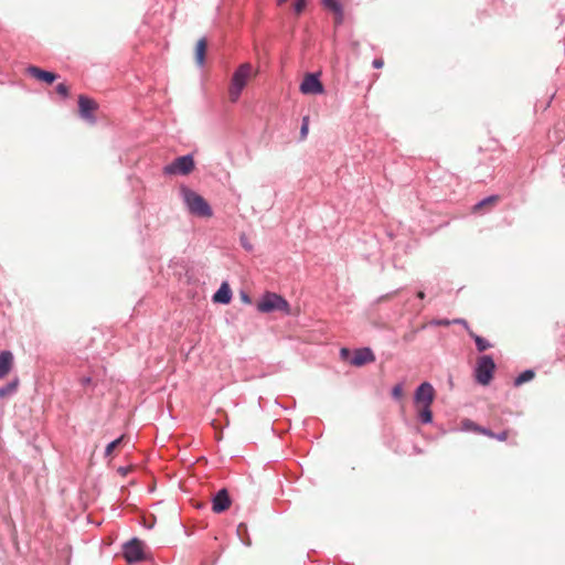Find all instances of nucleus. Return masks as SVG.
Segmentation results:
<instances>
[{
	"instance_id": "33",
	"label": "nucleus",
	"mask_w": 565,
	"mask_h": 565,
	"mask_svg": "<svg viewBox=\"0 0 565 565\" xmlns=\"http://www.w3.org/2000/svg\"><path fill=\"white\" fill-rule=\"evenodd\" d=\"M383 65H384V61H383L382 58H375V60L373 61V66H374L375 68H382V67H383Z\"/></svg>"
},
{
	"instance_id": "6",
	"label": "nucleus",
	"mask_w": 565,
	"mask_h": 565,
	"mask_svg": "<svg viewBox=\"0 0 565 565\" xmlns=\"http://www.w3.org/2000/svg\"><path fill=\"white\" fill-rule=\"evenodd\" d=\"M194 170V160L192 156H182L177 158L171 164L166 166L163 172L166 174H183L186 175Z\"/></svg>"
},
{
	"instance_id": "14",
	"label": "nucleus",
	"mask_w": 565,
	"mask_h": 565,
	"mask_svg": "<svg viewBox=\"0 0 565 565\" xmlns=\"http://www.w3.org/2000/svg\"><path fill=\"white\" fill-rule=\"evenodd\" d=\"M232 299V290L227 282H223L213 296V301L217 303H228Z\"/></svg>"
},
{
	"instance_id": "7",
	"label": "nucleus",
	"mask_w": 565,
	"mask_h": 565,
	"mask_svg": "<svg viewBox=\"0 0 565 565\" xmlns=\"http://www.w3.org/2000/svg\"><path fill=\"white\" fill-rule=\"evenodd\" d=\"M124 556L128 563L140 562L143 559V544L138 539H132L124 546Z\"/></svg>"
},
{
	"instance_id": "32",
	"label": "nucleus",
	"mask_w": 565,
	"mask_h": 565,
	"mask_svg": "<svg viewBox=\"0 0 565 565\" xmlns=\"http://www.w3.org/2000/svg\"><path fill=\"white\" fill-rule=\"evenodd\" d=\"M433 323L436 324V326L448 327L450 324V321L446 320V319H441V320H435V321H433Z\"/></svg>"
},
{
	"instance_id": "4",
	"label": "nucleus",
	"mask_w": 565,
	"mask_h": 565,
	"mask_svg": "<svg viewBox=\"0 0 565 565\" xmlns=\"http://www.w3.org/2000/svg\"><path fill=\"white\" fill-rule=\"evenodd\" d=\"M257 309L264 313L275 310L282 311L285 313L290 312V306L287 300L275 292H266L257 302Z\"/></svg>"
},
{
	"instance_id": "16",
	"label": "nucleus",
	"mask_w": 565,
	"mask_h": 565,
	"mask_svg": "<svg viewBox=\"0 0 565 565\" xmlns=\"http://www.w3.org/2000/svg\"><path fill=\"white\" fill-rule=\"evenodd\" d=\"M207 49V42L205 39H200L195 45V62L198 65L202 66L205 61V54Z\"/></svg>"
},
{
	"instance_id": "38",
	"label": "nucleus",
	"mask_w": 565,
	"mask_h": 565,
	"mask_svg": "<svg viewBox=\"0 0 565 565\" xmlns=\"http://www.w3.org/2000/svg\"><path fill=\"white\" fill-rule=\"evenodd\" d=\"M454 323H466V321L461 320V319H456V320H454Z\"/></svg>"
},
{
	"instance_id": "37",
	"label": "nucleus",
	"mask_w": 565,
	"mask_h": 565,
	"mask_svg": "<svg viewBox=\"0 0 565 565\" xmlns=\"http://www.w3.org/2000/svg\"><path fill=\"white\" fill-rule=\"evenodd\" d=\"M417 297H418L419 299H424V298H425V292H424V291H422V290H420V291H418V292H417Z\"/></svg>"
},
{
	"instance_id": "13",
	"label": "nucleus",
	"mask_w": 565,
	"mask_h": 565,
	"mask_svg": "<svg viewBox=\"0 0 565 565\" xmlns=\"http://www.w3.org/2000/svg\"><path fill=\"white\" fill-rule=\"evenodd\" d=\"M26 72L30 76L46 84H52L57 78V75L55 73L44 71L38 66H30L28 67Z\"/></svg>"
},
{
	"instance_id": "30",
	"label": "nucleus",
	"mask_w": 565,
	"mask_h": 565,
	"mask_svg": "<svg viewBox=\"0 0 565 565\" xmlns=\"http://www.w3.org/2000/svg\"><path fill=\"white\" fill-rule=\"evenodd\" d=\"M479 434L488 436L490 438H494V436H495V434L493 431H491L490 429L483 428V427L480 428Z\"/></svg>"
},
{
	"instance_id": "9",
	"label": "nucleus",
	"mask_w": 565,
	"mask_h": 565,
	"mask_svg": "<svg viewBox=\"0 0 565 565\" xmlns=\"http://www.w3.org/2000/svg\"><path fill=\"white\" fill-rule=\"evenodd\" d=\"M97 107H98V105L94 99H92L85 95L78 96V108H79V115L82 118H84L90 122H94L95 121L94 113L97 109Z\"/></svg>"
},
{
	"instance_id": "12",
	"label": "nucleus",
	"mask_w": 565,
	"mask_h": 565,
	"mask_svg": "<svg viewBox=\"0 0 565 565\" xmlns=\"http://www.w3.org/2000/svg\"><path fill=\"white\" fill-rule=\"evenodd\" d=\"M231 498L226 489H221L212 500V510L215 513H222L230 509Z\"/></svg>"
},
{
	"instance_id": "11",
	"label": "nucleus",
	"mask_w": 565,
	"mask_h": 565,
	"mask_svg": "<svg viewBox=\"0 0 565 565\" xmlns=\"http://www.w3.org/2000/svg\"><path fill=\"white\" fill-rule=\"evenodd\" d=\"M375 361V355L370 348L358 349L353 352L350 363L354 366H363Z\"/></svg>"
},
{
	"instance_id": "19",
	"label": "nucleus",
	"mask_w": 565,
	"mask_h": 565,
	"mask_svg": "<svg viewBox=\"0 0 565 565\" xmlns=\"http://www.w3.org/2000/svg\"><path fill=\"white\" fill-rule=\"evenodd\" d=\"M126 439V436L125 435H121L119 438L115 439L114 441H111L110 444H108V446L106 447V456H111L113 452L122 445V443L125 441Z\"/></svg>"
},
{
	"instance_id": "3",
	"label": "nucleus",
	"mask_w": 565,
	"mask_h": 565,
	"mask_svg": "<svg viewBox=\"0 0 565 565\" xmlns=\"http://www.w3.org/2000/svg\"><path fill=\"white\" fill-rule=\"evenodd\" d=\"M181 193L191 214L200 217H211L213 215L210 204L202 195L188 188H182Z\"/></svg>"
},
{
	"instance_id": "5",
	"label": "nucleus",
	"mask_w": 565,
	"mask_h": 565,
	"mask_svg": "<svg viewBox=\"0 0 565 565\" xmlns=\"http://www.w3.org/2000/svg\"><path fill=\"white\" fill-rule=\"evenodd\" d=\"M495 370V364L490 355H482L477 360V366L475 370L476 380L481 385H488Z\"/></svg>"
},
{
	"instance_id": "28",
	"label": "nucleus",
	"mask_w": 565,
	"mask_h": 565,
	"mask_svg": "<svg viewBox=\"0 0 565 565\" xmlns=\"http://www.w3.org/2000/svg\"><path fill=\"white\" fill-rule=\"evenodd\" d=\"M15 386H17V384H15V383H13V384L8 385L7 387H2V388H0V397H3V396H6L7 394H9V393H11L12 391H14V390H15Z\"/></svg>"
},
{
	"instance_id": "25",
	"label": "nucleus",
	"mask_w": 565,
	"mask_h": 565,
	"mask_svg": "<svg viewBox=\"0 0 565 565\" xmlns=\"http://www.w3.org/2000/svg\"><path fill=\"white\" fill-rule=\"evenodd\" d=\"M56 93L60 94L61 96L63 97H67L68 94H70V88L67 85H65L64 83H60L57 86H56Z\"/></svg>"
},
{
	"instance_id": "1",
	"label": "nucleus",
	"mask_w": 565,
	"mask_h": 565,
	"mask_svg": "<svg viewBox=\"0 0 565 565\" xmlns=\"http://www.w3.org/2000/svg\"><path fill=\"white\" fill-rule=\"evenodd\" d=\"M435 388L428 382L422 383L415 391L414 405L420 420L424 424H429L433 422V413L430 406L435 401Z\"/></svg>"
},
{
	"instance_id": "8",
	"label": "nucleus",
	"mask_w": 565,
	"mask_h": 565,
	"mask_svg": "<svg viewBox=\"0 0 565 565\" xmlns=\"http://www.w3.org/2000/svg\"><path fill=\"white\" fill-rule=\"evenodd\" d=\"M300 92L305 95H317L324 92L322 83L318 78V74L308 73L305 75L300 84Z\"/></svg>"
},
{
	"instance_id": "2",
	"label": "nucleus",
	"mask_w": 565,
	"mask_h": 565,
	"mask_svg": "<svg viewBox=\"0 0 565 565\" xmlns=\"http://www.w3.org/2000/svg\"><path fill=\"white\" fill-rule=\"evenodd\" d=\"M256 72L254 71L252 64L243 63L238 66V68L234 72L231 85L228 87V98L232 103L238 100L243 89L249 83L252 78H254Z\"/></svg>"
},
{
	"instance_id": "18",
	"label": "nucleus",
	"mask_w": 565,
	"mask_h": 565,
	"mask_svg": "<svg viewBox=\"0 0 565 565\" xmlns=\"http://www.w3.org/2000/svg\"><path fill=\"white\" fill-rule=\"evenodd\" d=\"M535 373L532 370L522 372L514 381L515 386H520L534 377Z\"/></svg>"
},
{
	"instance_id": "17",
	"label": "nucleus",
	"mask_w": 565,
	"mask_h": 565,
	"mask_svg": "<svg viewBox=\"0 0 565 565\" xmlns=\"http://www.w3.org/2000/svg\"><path fill=\"white\" fill-rule=\"evenodd\" d=\"M469 334L470 337L473 338L475 342H476V345H477V349L480 351V352H483L486 351L487 349L491 348V344L482 337L480 335H477L475 332L472 331H469Z\"/></svg>"
},
{
	"instance_id": "10",
	"label": "nucleus",
	"mask_w": 565,
	"mask_h": 565,
	"mask_svg": "<svg viewBox=\"0 0 565 565\" xmlns=\"http://www.w3.org/2000/svg\"><path fill=\"white\" fill-rule=\"evenodd\" d=\"M501 201V196L498 194L490 195L471 207L472 214H486L492 211Z\"/></svg>"
},
{
	"instance_id": "29",
	"label": "nucleus",
	"mask_w": 565,
	"mask_h": 565,
	"mask_svg": "<svg viewBox=\"0 0 565 565\" xmlns=\"http://www.w3.org/2000/svg\"><path fill=\"white\" fill-rule=\"evenodd\" d=\"M494 438L500 441H505L509 438V430H504L500 434H495Z\"/></svg>"
},
{
	"instance_id": "36",
	"label": "nucleus",
	"mask_w": 565,
	"mask_h": 565,
	"mask_svg": "<svg viewBox=\"0 0 565 565\" xmlns=\"http://www.w3.org/2000/svg\"><path fill=\"white\" fill-rule=\"evenodd\" d=\"M246 529V525L244 523H241L237 527V532L241 533L242 530H245Z\"/></svg>"
},
{
	"instance_id": "23",
	"label": "nucleus",
	"mask_w": 565,
	"mask_h": 565,
	"mask_svg": "<svg viewBox=\"0 0 565 565\" xmlns=\"http://www.w3.org/2000/svg\"><path fill=\"white\" fill-rule=\"evenodd\" d=\"M308 131H309V117L306 116L302 119V125H301V129H300V138L302 140L306 139Z\"/></svg>"
},
{
	"instance_id": "20",
	"label": "nucleus",
	"mask_w": 565,
	"mask_h": 565,
	"mask_svg": "<svg viewBox=\"0 0 565 565\" xmlns=\"http://www.w3.org/2000/svg\"><path fill=\"white\" fill-rule=\"evenodd\" d=\"M461 427L465 430L473 431L479 434L481 426L477 425L475 422L470 419H465L461 422Z\"/></svg>"
},
{
	"instance_id": "22",
	"label": "nucleus",
	"mask_w": 565,
	"mask_h": 565,
	"mask_svg": "<svg viewBox=\"0 0 565 565\" xmlns=\"http://www.w3.org/2000/svg\"><path fill=\"white\" fill-rule=\"evenodd\" d=\"M392 396L395 399H402L403 398V396H404L403 384L398 383V384L393 386V388H392Z\"/></svg>"
},
{
	"instance_id": "15",
	"label": "nucleus",
	"mask_w": 565,
	"mask_h": 565,
	"mask_svg": "<svg viewBox=\"0 0 565 565\" xmlns=\"http://www.w3.org/2000/svg\"><path fill=\"white\" fill-rule=\"evenodd\" d=\"M13 364V355L10 351L0 353V379L8 375Z\"/></svg>"
},
{
	"instance_id": "26",
	"label": "nucleus",
	"mask_w": 565,
	"mask_h": 565,
	"mask_svg": "<svg viewBox=\"0 0 565 565\" xmlns=\"http://www.w3.org/2000/svg\"><path fill=\"white\" fill-rule=\"evenodd\" d=\"M333 13H334V24L335 25L342 24L343 20H344L343 8H340L339 11H335Z\"/></svg>"
},
{
	"instance_id": "31",
	"label": "nucleus",
	"mask_w": 565,
	"mask_h": 565,
	"mask_svg": "<svg viewBox=\"0 0 565 565\" xmlns=\"http://www.w3.org/2000/svg\"><path fill=\"white\" fill-rule=\"evenodd\" d=\"M350 354H351V352H350V350H349V349H347V348H342V349L340 350V355H341V358H342L343 360H347V359L350 356Z\"/></svg>"
},
{
	"instance_id": "27",
	"label": "nucleus",
	"mask_w": 565,
	"mask_h": 565,
	"mask_svg": "<svg viewBox=\"0 0 565 565\" xmlns=\"http://www.w3.org/2000/svg\"><path fill=\"white\" fill-rule=\"evenodd\" d=\"M305 7H306V0H296V2L294 4L296 14H300L303 11Z\"/></svg>"
},
{
	"instance_id": "21",
	"label": "nucleus",
	"mask_w": 565,
	"mask_h": 565,
	"mask_svg": "<svg viewBox=\"0 0 565 565\" xmlns=\"http://www.w3.org/2000/svg\"><path fill=\"white\" fill-rule=\"evenodd\" d=\"M322 4L332 12L339 11V9L342 8L338 0H322Z\"/></svg>"
},
{
	"instance_id": "24",
	"label": "nucleus",
	"mask_w": 565,
	"mask_h": 565,
	"mask_svg": "<svg viewBox=\"0 0 565 565\" xmlns=\"http://www.w3.org/2000/svg\"><path fill=\"white\" fill-rule=\"evenodd\" d=\"M419 329H411L409 331H407L406 333H404L403 335V340L406 342V343H411L413 342L416 337H417V332H418Z\"/></svg>"
},
{
	"instance_id": "35",
	"label": "nucleus",
	"mask_w": 565,
	"mask_h": 565,
	"mask_svg": "<svg viewBox=\"0 0 565 565\" xmlns=\"http://www.w3.org/2000/svg\"><path fill=\"white\" fill-rule=\"evenodd\" d=\"M241 298H242V300H243L244 302H246V303H250V299H249L248 295H246V294H244V292H243V294L241 295Z\"/></svg>"
},
{
	"instance_id": "39",
	"label": "nucleus",
	"mask_w": 565,
	"mask_h": 565,
	"mask_svg": "<svg viewBox=\"0 0 565 565\" xmlns=\"http://www.w3.org/2000/svg\"><path fill=\"white\" fill-rule=\"evenodd\" d=\"M287 0H277L278 4L285 3Z\"/></svg>"
},
{
	"instance_id": "34",
	"label": "nucleus",
	"mask_w": 565,
	"mask_h": 565,
	"mask_svg": "<svg viewBox=\"0 0 565 565\" xmlns=\"http://www.w3.org/2000/svg\"><path fill=\"white\" fill-rule=\"evenodd\" d=\"M92 383V379L90 377H82L81 379V384L86 386V385H89Z\"/></svg>"
}]
</instances>
